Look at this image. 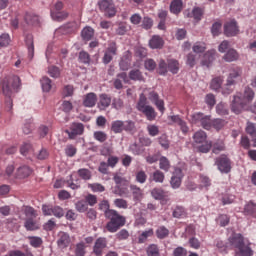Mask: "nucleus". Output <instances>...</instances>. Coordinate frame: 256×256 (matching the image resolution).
Segmentation results:
<instances>
[{
    "label": "nucleus",
    "mask_w": 256,
    "mask_h": 256,
    "mask_svg": "<svg viewBox=\"0 0 256 256\" xmlns=\"http://www.w3.org/2000/svg\"><path fill=\"white\" fill-rule=\"evenodd\" d=\"M224 35H226V37H235L236 35H239L237 21L230 20L224 24Z\"/></svg>",
    "instance_id": "ddd939ff"
},
{
    "label": "nucleus",
    "mask_w": 256,
    "mask_h": 256,
    "mask_svg": "<svg viewBox=\"0 0 256 256\" xmlns=\"http://www.w3.org/2000/svg\"><path fill=\"white\" fill-rule=\"evenodd\" d=\"M148 99L149 101H151V103H154L156 105L160 113H165V101L159 98V94L157 92L155 91L150 92Z\"/></svg>",
    "instance_id": "4468645a"
},
{
    "label": "nucleus",
    "mask_w": 256,
    "mask_h": 256,
    "mask_svg": "<svg viewBox=\"0 0 256 256\" xmlns=\"http://www.w3.org/2000/svg\"><path fill=\"white\" fill-rule=\"evenodd\" d=\"M245 243V238H243V235L239 233H233L228 238V247H231V249H236V251Z\"/></svg>",
    "instance_id": "f8f14e48"
},
{
    "label": "nucleus",
    "mask_w": 256,
    "mask_h": 256,
    "mask_svg": "<svg viewBox=\"0 0 256 256\" xmlns=\"http://www.w3.org/2000/svg\"><path fill=\"white\" fill-rule=\"evenodd\" d=\"M183 179V170L176 168L171 178L170 184L173 189L181 187V180Z\"/></svg>",
    "instance_id": "dca6fc26"
},
{
    "label": "nucleus",
    "mask_w": 256,
    "mask_h": 256,
    "mask_svg": "<svg viewBox=\"0 0 256 256\" xmlns=\"http://www.w3.org/2000/svg\"><path fill=\"white\" fill-rule=\"evenodd\" d=\"M55 9L57 12H51V17L54 21H63V19H67L69 14L67 12H60L63 9V2H57L55 4Z\"/></svg>",
    "instance_id": "2eb2a0df"
},
{
    "label": "nucleus",
    "mask_w": 256,
    "mask_h": 256,
    "mask_svg": "<svg viewBox=\"0 0 256 256\" xmlns=\"http://www.w3.org/2000/svg\"><path fill=\"white\" fill-rule=\"evenodd\" d=\"M115 55H117V43L110 42L102 58L104 65H109V63L113 61V57H115Z\"/></svg>",
    "instance_id": "9d476101"
},
{
    "label": "nucleus",
    "mask_w": 256,
    "mask_h": 256,
    "mask_svg": "<svg viewBox=\"0 0 256 256\" xmlns=\"http://www.w3.org/2000/svg\"><path fill=\"white\" fill-rule=\"evenodd\" d=\"M119 67L121 71H128L129 67H131V52L126 51L124 52L120 62Z\"/></svg>",
    "instance_id": "a211bd4d"
},
{
    "label": "nucleus",
    "mask_w": 256,
    "mask_h": 256,
    "mask_svg": "<svg viewBox=\"0 0 256 256\" xmlns=\"http://www.w3.org/2000/svg\"><path fill=\"white\" fill-rule=\"evenodd\" d=\"M255 99V91L250 87H246L244 89L243 96L235 95L231 104V110L236 115H239L241 111H243V107L247 105V103H251Z\"/></svg>",
    "instance_id": "f03ea898"
},
{
    "label": "nucleus",
    "mask_w": 256,
    "mask_h": 256,
    "mask_svg": "<svg viewBox=\"0 0 256 256\" xmlns=\"http://www.w3.org/2000/svg\"><path fill=\"white\" fill-rule=\"evenodd\" d=\"M156 236L158 239H165V237H169V229H167L165 226H160L156 230Z\"/></svg>",
    "instance_id": "6e6d98bb"
},
{
    "label": "nucleus",
    "mask_w": 256,
    "mask_h": 256,
    "mask_svg": "<svg viewBox=\"0 0 256 256\" xmlns=\"http://www.w3.org/2000/svg\"><path fill=\"white\" fill-rule=\"evenodd\" d=\"M75 93V87L73 85H65L62 89V97H73Z\"/></svg>",
    "instance_id": "8fccbe9b"
},
{
    "label": "nucleus",
    "mask_w": 256,
    "mask_h": 256,
    "mask_svg": "<svg viewBox=\"0 0 256 256\" xmlns=\"http://www.w3.org/2000/svg\"><path fill=\"white\" fill-rule=\"evenodd\" d=\"M94 35H95V30L90 26L83 28V30L81 31V37L83 41H91Z\"/></svg>",
    "instance_id": "c756f323"
},
{
    "label": "nucleus",
    "mask_w": 256,
    "mask_h": 256,
    "mask_svg": "<svg viewBox=\"0 0 256 256\" xmlns=\"http://www.w3.org/2000/svg\"><path fill=\"white\" fill-rule=\"evenodd\" d=\"M33 173V170L29 168V166H21L20 168L17 169L16 172V179H27L29 175Z\"/></svg>",
    "instance_id": "a878e982"
},
{
    "label": "nucleus",
    "mask_w": 256,
    "mask_h": 256,
    "mask_svg": "<svg viewBox=\"0 0 256 256\" xmlns=\"http://www.w3.org/2000/svg\"><path fill=\"white\" fill-rule=\"evenodd\" d=\"M168 71H169V67L167 62H165V60H160L159 66H158L159 75H167Z\"/></svg>",
    "instance_id": "680f3d73"
},
{
    "label": "nucleus",
    "mask_w": 256,
    "mask_h": 256,
    "mask_svg": "<svg viewBox=\"0 0 256 256\" xmlns=\"http://www.w3.org/2000/svg\"><path fill=\"white\" fill-rule=\"evenodd\" d=\"M163 45H165V41L159 35H154L149 41L151 49H163Z\"/></svg>",
    "instance_id": "4be33fe9"
},
{
    "label": "nucleus",
    "mask_w": 256,
    "mask_h": 256,
    "mask_svg": "<svg viewBox=\"0 0 256 256\" xmlns=\"http://www.w3.org/2000/svg\"><path fill=\"white\" fill-rule=\"evenodd\" d=\"M168 70L170 73H173V75H177L179 73V61L175 59L168 60Z\"/></svg>",
    "instance_id": "4c0bfd02"
},
{
    "label": "nucleus",
    "mask_w": 256,
    "mask_h": 256,
    "mask_svg": "<svg viewBox=\"0 0 256 256\" xmlns=\"http://www.w3.org/2000/svg\"><path fill=\"white\" fill-rule=\"evenodd\" d=\"M223 59H224V61H227V63L237 61V59H239V53H237V51L235 49H230L223 56Z\"/></svg>",
    "instance_id": "2f4dec72"
},
{
    "label": "nucleus",
    "mask_w": 256,
    "mask_h": 256,
    "mask_svg": "<svg viewBox=\"0 0 256 256\" xmlns=\"http://www.w3.org/2000/svg\"><path fill=\"white\" fill-rule=\"evenodd\" d=\"M97 104V94L90 92L83 98L84 107H95Z\"/></svg>",
    "instance_id": "412c9836"
},
{
    "label": "nucleus",
    "mask_w": 256,
    "mask_h": 256,
    "mask_svg": "<svg viewBox=\"0 0 256 256\" xmlns=\"http://www.w3.org/2000/svg\"><path fill=\"white\" fill-rule=\"evenodd\" d=\"M172 256H187V249L179 246L173 250Z\"/></svg>",
    "instance_id": "774afa93"
},
{
    "label": "nucleus",
    "mask_w": 256,
    "mask_h": 256,
    "mask_svg": "<svg viewBox=\"0 0 256 256\" xmlns=\"http://www.w3.org/2000/svg\"><path fill=\"white\" fill-rule=\"evenodd\" d=\"M25 21L28 25H37L39 23V16L33 13H26Z\"/></svg>",
    "instance_id": "c03bdc74"
},
{
    "label": "nucleus",
    "mask_w": 256,
    "mask_h": 256,
    "mask_svg": "<svg viewBox=\"0 0 256 256\" xmlns=\"http://www.w3.org/2000/svg\"><path fill=\"white\" fill-rule=\"evenodd\" d=\"M29 243L34 249H39L43 245V238L39 236H28Z\"/></svg>",
    "instance_id": "c9c22d12"
},
{
    "label": "nucleus",
    "mask_w": 256,
    "mask_h": 256,
    "mask_svg": "<svg viewBox=\"0 0 256 256\" xmlns=\"http://www.w3.org/2000/svg\"><path fill=\"white\" fill-rule=\"evenodd\" d=\"M207 45L204 42H196L193 46L194 53H204Z\"/></svg>",
    "instance_id": "69168bd1"
},
{
    "label": "nucleus",
    "mask_w": 256,
    "mask_h": 256,
    "mask_svg": "<svg viewBox=\"0 0 256 256\" xmlns=\"http://www.w3.org/2000/svg\"><path fill=\"white\" fill-rule=\"evenodd\" d=\"M183 11V0H173L170 4V13L179 15Z\"/></svg>",
    "instance_id": "bb28decb"
},
{
    "label": "nucleus",
    "mask_w": 256,
    "mask_h": 256,
    "mask_svg": "<svg viewBox=\"0 0 256 256\" xmlns=\"http://www.w3.org/2000/svg\"><path fill=\"white\" fill-rule=\"evenodd\" d=\"M193 139H194V143H197V144L205 143V141H207V133H205V131L203 130L197 131L193 135Z\"/></svg>",
    "instance_id": "e433bc0d"
},
{
    "label": "nucleus",
    "mask_w": 256,
    "mask_h": 256,
    "mask_svg": "<svg viewBox=\"0 0 256 256\" xmlns=\"http://www.w3.org/2000/svg\"><path fill=\"white\" fill-rule=\"evenodd\" d=\"M123 83H129V78L127 77V73L121 72L117 74L116 79H114V87L117 90L123 89Z\"/></svg>",
    "instance_id": "6ab92c4d"
},
{
    "label": "nucleus",
    "mask_w": 256,
    "mask_h": 256,
    "mask_svg": "<svg viewBox=\"0 0 256 256\" xmlns=\"http://www.w3.org/2000/svg\"><path fill=\"white\" fill-rule=\"evenodd\" d=\"M236 256H253V249H251V244L241 245L235 252Z\"/></svg>",
    "instance_id": "5701e85b"
},
{
    "label": "nucleus",
    "mask_w": 256,
    "mask_h": 256,
    "mask_svg": "<svg viewBox=\"0 0 256 256\" xmlns=\"http://www.w3.org/2000/svg\"><path fill=\"white\" fill-rule=\"evenodd\" d=\"M137 110L146 117L147 121H155L157 119V112L153 106L147 104V97L145 94H140Z\"/></svg>",
    "instance_id": "20e7f679"
},
{
    "label": "nucleus",
    "mask_w": 256,
    "mask_h": 256,
    "mask_svg": "<svg viewBox=\"0 0 256 256\" xmlns=\"http://www.w3.org/2000/svg\"><path fill=\"white\" fill-rule=\"evenodd\" d=\"M146 253L148 256H161L159 254V247L155 244L148 246Z\"/></svg>",
    "instance_id": "e2e57ef3"
},
{
    "label": "nucleus",
    "mask_w": 256,
    "mask_h": 256,
    "mask_svg": "<svg viewBox=\"0 0 256 256\" xmlns=\"http://www.w3.org/2000/svg\"><path fill=\"white\" fill-rule=\"evenodd\" d=\"M48 74L50 75V77H52L53 79H58V77L61 76V70L59 69V67L57 66H50L48 68Z\"/></svg>",
    "instance_id": "13d9d810"
},
{
    "label": "nucleus",
    "mask_w": 256,
    "mask_h": 256,
    "mask_svg": "<svg viewBox=\"0 0 256 256\" xmlns=\"http://www.w3.org/2000/svg\"><path fill=\"white\" fill-rule=\"evenodd\" d=\"M93 137L99 143H105V141H107L108 136H107V133L103 131H96L94 132Z\"/></svg>",
    "instance_id": "4d7b16f0"
},
{
    "label": "nucleus",
    "mask_w": 256,
    "mask_h": 256,
    "mask_svg": "<svg viewBox=\"0 0 256 256\" xmlns=\"http://www.w3.org/2000/svg\"><path fill=\"white\" fill-rule=\"evenodd\" d=\"M41 86H42V91H44L45 93H49V91H51V79H49V77H42V79L40 80Z\"/></svg>",
    "instance_id": "79ce46f5"
},
{
    "label": "nucleus",
    "mask_w": 256,
    "mask_h": 256,
    "mask_svg": "<svg viewBox=\"0 0 256 256\" xmlns=\"http://www.w3.org/2000/svg\"><path fill=\"white\" fill-rule=\"evenodd\" d=\"M23 211L27 219H35L37 217V211L31 206H24Z\"/></svg>",
    "instance_id": "de8ad7c7"
},
{
    "label": "nucleus",
    "mask_w": 256,
    "mask_h": 256,
    "mask_svg": "<svg viewBox=\"0 0 256 256\" xmlns=\"http://www.w3.org/2000/svg\"><path fill=\"white\" fill-rule=\"evenodd\" d=\"M24 227L27 229V231H37V229H39L35 218H27Z\"/></svg>",
    "instance_id": "ea45409f"
},
{
    "label": "nucleus",
    "mask_w": 256,
    "mask_h": 256,
    "mask_svg": "<svg viewBox=\"0 0 256 256\" xmlns=\"http://www.w3.org/2000/svg\"><path fill=\"white\" fill-rule=\"evenodd\" d=\"M107 153L110 156L108 157L106 164L108 165V167L114 169V167L117 166V163H119V157L111 155L113 153V150H111L110 148H107Z\"/></svg>",
    "instance_id": "72a5a7b5"
},
{
    "label": "nucleus",
    "mask_w": 256,
    "mask_h": 256,
    "mask_svg": "<svg viewBox=\"0 0 256 256\" xmlns=\"http://www.w3.org/2000/svg\"><path fill=\"white\" fill-rule=\"evenodd\" d=\"M43 214L46 216L54 215V217H57V219H61L65 215V210H63L60 206H42Z\"/></svg>",
    "instance_id": "1a4fd4ad"
},
{
    "label": "nucleus",
    "mask_w": 256,
    "mask_h": 256,
    "mask_svg": "<svg viewBox=\"0 0 256 256\" xmlns=\"http://www.w3.org/2000/svg\"><path fill=\"white\" fill-rule=\"evenodd\" d=\"M215 165L220 173H231V159L228 155L222 154L215 159Z\"/></svg>",
    "instance_id": "0eeeda50"
},
{
    "label": "nucleus",
    "mask_w": 256,
    "mask_h": 256,
    "mask_svg": "<svg viewBox=\"0 0 256 256\" xmlns=\"http://www.w3.org/2000/svg\"><path fill=\"white\" fill-rule=\"evenodd\" d=\"M148 237H153V229L150 228L147 231L142 232V234L138 238L139 243H145Z\"/></svg>",
    "instance_id": "0e129e2a"
},
{
    "label": "nucleus",
    "mask_w": 256,
    "mask_h": 256,
    "mask_svg": "<svg viewBox=\"0 0 256 256\" xmlns=\"http://www.w3.org/2000/svg\"><path fill=\"white\" fill-rule=\"evenodd\" d=\"M146 129L150 137H157L160 133L159 126L155 124H149Z\"/></svg>",
    "instance_id": "864d4df0"
},
{
    "label": "nucleus",
    "mask_w": 256,
    "mask_h": 256,
    "mask_svg": "<svg viewBox=\"0 0 256 256\" xmlns=\"http://www.w3.org/2000/svg\"><path fill=\"white\" fill-rule=\"evenodd\" d=\"M159 167L162 171H165V173H167L171 169V162H169V159H167V157L162 156L159 159Z\"/></svg>",
    "instance_id": "58836bf2"
},
{
    "label": "nucleus",
    "mask_w": 256,
    "mask_h": 256,
    "mask_svg": "<svg viewBox=\"0 0 256 256\" xmlns=\"http://www.w3.org/2000/svg\"><path fill=\"white\" fill-rule=\"evenodd\" d=\"M199 183H200V187L202 189H203V187L205 189H209V187H211V178H209V176H207V175L200 174Z\"/></svg>",
    "instance_id": "a19ab883"
},
{
    "label": "nucleus",
    "mask_w": 256,
    "mask_h": 256,
    "mask_svg": "<svg viewBox=\"0 0 256 256\" xmlns=\"http://www.w3.org/2000/svg\"><path fill=\"white\" fill-rule=\"evenodd\" d=\"M221 85H223V77L219 76L212 79L210 87L214 91H218V89H221Z\"/></svg>",
    "instance_id": "09e8293b"
},
{
    "label": "nucleus",
    "mask_w": 256,
    "mask_h": 256,
    "mask_svg": "<svg viewBox=\"0 0 256 256\" xmlns=\"http://www.w3.org/2000/svg\"><path fill=\"white\" fill-rule=\"evenodd\" d=\"M25 42H26V46H27V49H28V55L32 59V57L35 53V45L33 43V35L28 34L26 36Z\"/></svg>",
    "instance_id": "7c9ffc66"
},
{
    "label": "nucleus",
    "mask_w": 256,
    "mask_h": 256,
    "mask_svg": "<svg viewBox=\"0 0 256 256\" xmlns=\"http://www.w3.org/2000/svg\"><path fill=\"white\" fill-rule=\"evenodd\" d=\"M79 177L83 179L84 181H89L91 179V172L89 169L81 168L77 171Z\"/></svg>",
    "instance_id": "bf43d9fd"
},
{
    "label": "nucleus",
    "mask_w": 256,
    "mask_h": 256,
    "mask_svg": "<svg viewBox=\"0 0 256 256\" xmlns=\"http://www.w3.org/2000/svg\"><path fill=\"white\" fill-rule=\"evenodd\" d=\"M221 151H225V142L223 140H216L212 143V153L219 155Z\"/></svg>",
    "instance_id": "473e14b6"
},
{
    "label": "nucleus",
    "mask_w": 256,
    "mask_h": 256,
    "mask_svg": "<svg viewBox=\"0 0 256 256\" xmlns=\"http://www.w3.org/2000/svg\"><path fill=\"white\" fill-rule=\"evenodd\" d=\"M213 61H215V50H210L204 54L201 65L203 67H209Z\"/></svg>",
    "instance_id": "393cba45"
},
{
    "label": "nucleus",
    "mask_w": 256,
    "mask_h": 256,
    "mask_svg": "<svg viewBox=\"0 0 256 256\" xmlns=\"http://www.w3.org/2000/svg\"><path fill=\"white\" fill-rule=\"evenodd\" d=\"M241 75H243V70H241L239 66H233L230 68L226 86L222 91L223 95H231V93H233V88H231V86L237 83V80L241 78Z\"/></svg>",
    "instance_id": "39448f33"
},
{
    "label": "nucleus",
    "mask_w": 256,
    "mask_h": 256,
    "mask_svg": "<svg viewBox=\"0 0 256 256\" xmlns=\"http://www.w3.org/2000/svg\"><path fill=\"white\" fill-rule=\"evenodd\" d=\"M151 195L154 199L161 201V199H165V197H167V192L162 188H154L151 191Z\"/></svg>",
    "instance_id": "f704fd0d"
},
{
    "label": "nucleus",
    "mask_w": 256,
    "mask_h": 256,
    "mask_svg": "<svg viewBox=\"0 0 256 256\" xmlns=\"http://www.w3.org/2000/svg\"><path fill=\"white\" fill-rule=\"evenodd\" d=\"M128 77L131 81L145 82V77L143 76V72H141V70H139V69H132L129 72Z\"/></svg>",
    "instance_id": "c85d7f7f"
},
{
    "label": "nucleus",
    "mask_w": 256,
    "mask_h": 256,
    "mask_svg": "<svg viewBox=\"0 0 256 256\" xmlns=\"http://www.w3.org/2000/svg\"><path fill=\"white\" fill-rule=\"evenodd\" d=\"M173 217L176 219H183V217H187V211L182 206H177L173 211Z\"/></svg>",
    "instance_id": "37998d69"
},
{
    "label": "nucleus",
    "mask_w": 256,
    "mask_h": 256,
    "mask_svg": "<svg viewBox=\"0 0 256 256\" xmlns=\"http://www.w3.org/2000/svg\"><path fill=\"white\" fill-rule=\"evenodd\" d=\"M114 205L118 209H128L129 203L123 198H117L114 200Z\"/></svg>",
    "instance_id": "052dcab7"
},
{
    "label": "nucleus",
    "mask_w": 256,
    "mask_h": 256,
    "mask_svg": "<svg viewBox=\"0 0 256 256\" xmlns=\"http://www.w3.org/2000/svg\"><path fill=\"white\" fill-rule=\"evenodd\" d=\"M71 244V237H69V234L65 232L59 233V238L57 240V245L60 249H66L68 245Z\"/></svg>",
    "instance_id": "aec40b11"
},
{
    "label": "nucleus",
    "mask_w": 256,
    "mask_h": 256,
    "mask_svg": "<svg viewBox=\"0 0 256 256\" xmlns=\"http://www.w3.org/2000/svg\"><path fill=\"white\" fill-rule=\"evenodd\" d=\"M135 129V122L129 121H121L115 120L111 123V132L115 134H119L123 131H133Z\"/></svg>",
    "instance_id": "423d86ee"
},
{
    "label": "nucleus",
    "mask_w": 256,
    "mask_h": 256,
    "mask_svg": "<svg viewBox=\"0 0 256 256\" xmlns=\"http://www.w3.org/2000/svg\"><path fill=\"white\" fill-rule=\"evenodd\" d=\"M245 131L248 135H250L253 142V147H256V124L248 121Z\"/></svg>",
    "instance_id": "b1692460"
},
{
    "label": "nucleus",
    "mask_w": 256,
    "mask_h": 256,
    "mask_svg": "<svg viewBox=\"0 0 256 256\" xmlns=\"http://www.w3.org/2000/svg\"><path fill=\"white\" fill-rule=\"evenodd\" d=\"M75 209L78 213H85L89 209V205L85 200H80L75 203Z\"/></svg>",
    "instance_id": "49530a36"
},
{
    "label": "nucleus",
    "mask_w": 256,
    "mask_h": 256,
    "mask_svg": "<svg viewBox=\"0 0 256 256\" xmlns=\"http://www.w3.org/2000/svg\"><path fill=\"white\" fill-rule=\"evenodd\" d=\"M85 243L80 242L78 244H76V248H75V255L76 256H85Z\"/></svg>",
    "instance_id": "338daca9"
},
{
    "label": "nucleus",
    "mask_w": 256,
    "mask_h": 256,
    "mask_svg": "<svg viewBox=\"0 0 256 256\" xmlns=\"http://www.w3.org/2000/svg\"><path fill=\"white\" fill-rule=\"evenodd\" d=\"M98 7L106 17H115L117 15V9L113 0H100L98 1Z\"/></svg>",
    "instance_id": "6e6552de"
},
{
    "label": "nucleus",
    "mask_w": 256,
    "mask_h": 256,
    "mask_svg": "<svg viewBox=\"0 0 256 256\" xmlns=\"http://www.w3.org/2000/svg\"><path fill=\"white\" fill-rule=\"evenodd\" d=\"M131 191H132V195L135 199V201H140L141 197H143V190H141V188L132 185L130 187Z\"/></svg>",
    "instance_id": "3c124183"
},
{
    "label": "nucleus",
    "mask_w": 256,
    "mask_h": 256,
    "mask_svg": "<svg viewBox=\"0 0 256 256\" xmlns=\"http://www.w3.org/2000/svg\"><path fill=\"white\" fill-rule=\"evenodd\" d=\"M1 87L3 95H5V97L8 99V105L13 107V100L11 97H13V94L17 93L19 87H21V79L18 76L4 78L1 83Z\"/></svg>",
    "instance_id": "f257e3e1"
},
{
    "label": "nucleus",
    "mask_w": 256,
    "mask_h": 256,
    "mask_svg": "<svg viewBox=\"0 0 256 256\" xmlns=\"http://www.w3.org/2000/svg\"><path fill=\"white\" fill-rule=\"evenodd\" d=\"M201 127L209 131L213 125V120H211V116L204 115L202 118V122H200Z\"/></svg>",
    "instance_id": "a18cd8bd"
},
{
    "label": "nucleus",
    "mask_w": 256,
    "mask_h": 256,
    "mask_svg": "<svg viewBox=\"0 0 256 256\" xmlns=\"http://www.w3.org/2000/svg\"><path fill=\"white\" fill-rule=\"evenodd\" d=\"M225 125H227V122L223 119L217 118L212 120V127L216 129V131H221Z\"/></svg>",
    "instance_id": "5fc2aeb1"
},
{
    "label": "nucleus",
    "mask_w": 256,
    "mask_h": 256,
    "mask_svg": "<svg viewBox=\"0 0 256 256\" xmlns=\"http://www.w3.org/2000/svg\"><path fill=\"white\" fill-rule=\"evenodd\" d=\"M85 131V126L83 123L74 122L70 125L69 130H65L69 139H75L78 135H81Z\"/></svg>",
    "instance_id": "9b49d317"
},
{
    "label": "nucleus",
    "mask_w": 256,
    "mask_h": 256,
    "mask_svg": "<svg viewBox=\"0 0 256 256\" xmlns=\"http://www.w3.org/2000/svg\"><path fill=\"white\" fill-rule=\"evenodd\" d=\"M107 247V239L106 238H98L93 247V253L96 256L103 255V249Z\"/></svg>",
    "instance_id": "f3484780"
},
{
    "label": "nucleus",
    "mask_w": 256,
    "mask_h": 256,
    "mask_svg": "<svg viewBox=\"0 0 256 256\" xmlns=\"http://www.w3.org/2000/svg\"><path fill=\"white\" fill-rule=\"evenodd\" d=\"M99 99L100 100L98 103V107L102 111H104V109H107V107H109V105H111V96H109L107 94H101Z\"/></svg>",
    "instance_id": "cd10ccee"
},
{
    "label": "nucleus",
    "mask_w": 256,
    "mask_h": 256,
    "mask_svg": "<svg viewBox=\"0 0 256 256\" xmlns=\"http://www.w3.org/2000/svg\"><path fill=\"white\" fill-rule=\"evenodd\" d=\"M105 217L108 219L106 230L109 233H117L119 228L124 227L127 221L125 216L119 214L117 210H108Z\"/></svg>",
    "instance_id": "7ed1b4c3"
},
{
    "label": "nucleus",
    "mask_w": 256,
    "mask_h": 256,
    "mask_svg": "<svg viewBox=\"0 0 256 256\" xmlns=\"http://www.w3.org/2000/svg\"><path fill=\"white\" fill-rule=\"evenodd\" d=\"M245 215H255L256 213V204L253 202H248L244 207Z\"/></svg>",
    "instance_id": "603ef678"
}]
</instances>
